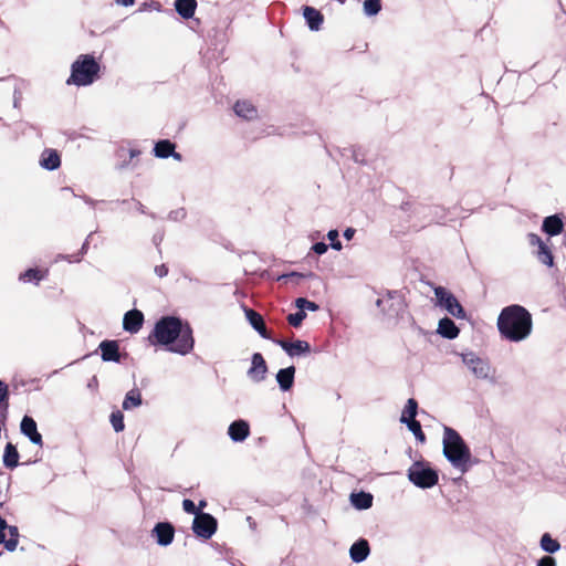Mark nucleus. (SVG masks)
<instances>
[{"mask_svg":"<svg viewBox=\"0 0 566 566\" xmlns=\"http://www.w3.org/2000/svg\"><path fill=\"white\" fill-rule=\"evenodd\" d=\"M148 339L153 345L168 346V350L187 355L193 349L192 328L175 316H164L155 324Z\"/></svg>","mask_w":566,"mask_h":566,"instance_id":"1","label":"nucleus"},{"mask_svg":"<svg viewBox=\"0 0 566 566\" xmlns=\"http://www.w3.org/2000/svg\"><path fill=\"white\" fill-rule=\"evenodd\" d=\"M532 327V315L522 305H509L497 317V329L501 336L510 342L525 339L531 334Z\"/></svg>","mask_w":566,"mask_h":566,"instance_id":"2","label":"nucleus"},{"mask_svg":"<svg viewBox=\"0 0 566 566\" xmlns=\"http://www.w3.org/2000/svg\"><path fill=\"white\" fill-rule=\"evenodd\" d=\"M443 454L457 468L465 465L471 459V451L457 430L444 427Z\"/></svg>","mask_w":566,"mask_h":566,"instance_id":"3","label":"nucleus"},{"mask_svg":"<svg viewBox=\"0 0 566 566\" xmlns=\"http://www.w3.org/2000/svg\"><path fill=\"white\" fill-rule=\"evenodd\" d=\"M101 66L91 54H81L71 66L67 85L87 86L98 76Z\"/></svg>","mask_w":566,"mask_h":566,"instance_id":"4","label":"nucleus"},{"mask_svg":"<svg viewBox=\"0 0 566 566\" xmlns=\"http://www.w3.org/2000/svg\"><path fill=\"white\" fill-rule=\"evenodd\" d=\"M408 479L418 488L429 489L438 483L439 475L423 462H415L408 470Z\"/></svg>","mask_w":566,"mask_h":566,"instance_id":"5","label":"nucleus"},{"mask_svg":"<svg viewBox=\"0 0 566 566\" xmlns=\"http://www.w3.org/2000/svg\"><path fill=\"white\" fill-rule=\"evenodd\" d=\"M437 304L448 311L455 318H464L465 311L458 298L443 286L434 289Z\"/></svg>","mask_w":566,"mask_h":566,"instance_id":"6","label":"nucleus"},{"mask_svg":"<svg viewBox=\"0 0 566 566\" xmlns=\"http://www.w3.org/2000/svg\"><path fill=\"white\" fill-rule=\"evenodd\" d=\"M218 527L217 520L209 513L200 512L193 518L192 531L201 538L209 539Z\"/></svg>","mask_w":566,"mask_h":566,"instance_id":"7","label":"nucleus"},{"mask_svg":"<svg viewBox=\"0 0 566 566\" xmlns=\"http://www.w3.org/2000/svg\"><path fill=\"white\" fill-rule=\"evenodd\" d=\"M19 542V532L17 526H8L4 518L0 516V544L13 552Z\"/></svg>","mask_w":566,"mask_h":566,"instance_id":"8","label":"nucleus"},{"mask_svg":"<svg viewBox=\"0 0 566 566\" xmlns=\"http://www.w3.org/2000/svg\"><path fill=\"white\" fill-rule=\"evenodd\" d=\"M463 361L467 364V366L470 368V370L476 378H489L491 366L486 360L474 355H467L463 357Z\"/></svg>","mask_w":566,"mask_h":566,"instance_id":"9","label":"nucleus"},{"mask_svg":"<svg viewBox=\"0 0 566 566\" xmlns=\"http://www.w3.org/2000/svg\"><path fill=\"white\" fill-rule=\"evenodd\" d=\"M153 534L159 545L167 546L174 541L175 527L168 522H159L155 525Z\"/></svg>","mask_w":566,"mask_h":566,"instance_id":"10","label":"nucleus"},{"mask_svg":"<svg viewBox=\"0 0 566 566\" xmlns=\"http://www.w3.org/2000/svg\"><path fill=\"white\" fill-rule=\"evenodd\" d=\"M98 348L104 361H122V354L119 353V344L117 340H103L101 342Z\"/></svg>","mask_w":566,"mask_h":566,"instance_id":"11","label":"nucleus"},{"mask_svg":"<svg viewBox=\"0 0 566 566\" xmlns=\"http://www.w3.org/2000/svg\"><path fill=\"white\" fill-rule=\"evenodd\" d=\"M266 373H268V365H266L262 354L254 353L252 356V366L248 370L249 377L252 380L260 382L265 379Z\"/></svg>","mask_w":566,"mask_h":566,"instance_id":"12","label":"nucleus"},{"mask_svg":"<svg viewBox=\"0 0 566 566\" xmlns=\"http://www.w3.org/2000/svg\"><path fill=\"white\" fill-rule=\"evenodd\" d=\"M273 342L281 346L286 352V354L292 357L300 354L310 353L311 350L310 344L305 340L297 339L295 342H287L284 339H273Z\"/></svg>","mask_w":566,"mask_h":566,"instance_id":"13","label":"nucleus"},{"mask_svg":"<svg viewBox=\"0 0 566 566\" xmlns=\"http://www.w3.org/2000/svg\"><path fill=\"white\" fill-rule=\"evenodd\" d=\"M21 432L36 446H43L42 436L38 432L36 422L32 417L24 416L21 421Z\"/></svg>","mask_w":566,"mask_h":566,"instance_id":"14","label":"nucleus"},{"mask_svg":"<svg viewBox=\"0 0 566 566\" xmlns=\"http://www.w3.org/2000/svg\"><path fill=\"white\" fill-rule=\"evenodd\" d=\"M144 323V314L138 310H130L124 315L123 327L126 332L137 333Z\"/></svg>","mask_w":566,"mask_h":566,"instance_id":"15","label":"nucleus"},{"mask_svg":"<svg viewBox=\"0 0 566 566\" xmlns=\"http://www.w3.org/2000/svg\"><path fill=\"white\" fill-rule=\"evenodd\" d=\"M245 316H247V319L249 321V323L251 324V326L263 337V338H266V339H272V336L271 334L269 333L268 328H266V325H265V322L262 317V315L258 312H255L254 310L252 308H247L245 310Z\"/></svg>","mask_w":566,"mask_h":566,"instance_id":"16","label":"nucleus"},{"mask_svg":"<svg viewBox=\"0 0 566 566\" xmlns=\"http://www.w3.org/2000/svg\"><path fill=\"white\" fill-rule=\"evenodd\" d=\"M233 111L237 116L245 119L253 120L258 118V109L253 103L247 99L237 101L233 105Z\"/></svg>","mask_w":566,"mask_h":566,"instance_id":"17","label":"nucleus"},{"mask_svg":"<svg viewBox=\"0 0 566 566\" xmlns=\"http://www.w3.org/2000/svg\"><path fill=\"white\" fill-rule=\"evenodd\" d=\"M176 145L169 139H161L156 143L154 147V154L158 158L174 157L177 160H181V155L175 151Z\"/></svg>","mask_w":566,"mask_h":566,"instance_id":"18","label":"nucleus"},{"mask_svg":"<svg viewBox=\"0 0 566 566\" xmlns=\"http://www.w3.org/2000/svg\"><path fill=\"white\" fill-rule=\"evenodd\" d=\"M303 15L306 20L308 28L313 31H318L324 22V15L321 11L313 7H304Z\"/></svg>","mask_w":566,"mask_h":566,"instance_id":"19","label":"nucleus"},{"mask_svg":"<svg viewBox=\"0 0 566 566\" xmlns=\"http://www.w3.org/2000/svg\"><path fill=\"white\" fill-rule=\"evenodd\" d=\"M228 433L233 441H243L250 434V427L247 421L237 420L229 426Z\"/></svg>","mask_w":566,"mask_h":566,"instance_id":"20","label":"nucleus"},{"mask_svg":"<svg viewBox=\"0 0 566 566\" xmlns=\"http://www.w3.org/2000/svg\"><path fill=\"white\" fill-rule=\"evenodd\" d=\"M369 552L370 548L368 542L361 538L352 545L349 549V555L355 563H361L367 558Z\"/></svg>","mask_w":566,"mask_h":566,"instance_id":"21","label":"nucleus"},{"mask_svg":"<svg viewBox=\"0 0 566 566\" xmlns=\"http://www.w3.org/2000/svg\"><path fill=\"white\" fill-rule=\"evenodd\" d=\"M563 229V220L557 214L546 217L543 221L542 230L551 237L560 234Z\"/></svg>","mask_w":566,"mask_h":566,"instance_id":"22","label":"nucleus"},{"mask_svg":"<svg viewBox=\"0 0 566 566\" xmlns=\"http://www.w3.org/2000/svg\"><path fill=\"white\" fill-rule=\"evenodd\" d=\"M295 367L290 366L287 368L280 369L276 374V380L280 385V388L283 391H287L292 388L294 382Z\"/></svg>","mask_w":566,"mask_h":566,"instance_id":"23","label":"nucleus"},{"mask_svg":"<svg viewBox=\"0 0 566 566\" xmlns=\"http://www.w3.org/2000/svg\"><path fill=\"white\" fill-rule=\"evenodd\" d=\"M438 333L446 338L453 339L459 335L460 329L451 318L443 317L439 321Z\"/></svg>","mask_w":566,"mask_h":566,"instance_id":"24","label":"nucleus"},{"mask_svg":"<svg viewBox=\"0 0 566 566\" xmlns=\"http://www.w3.org/2000/svg\"><path fill=\"white\" fill-rule=\"evenodd\" d=\"M175 8L178 14L184 19L193 17L197 9L196 0H176Z\"/></svg>","mask_w":566,"mask_h":566,"instance_id":"25","label":"nucleus"},{"mask_svg":"<svg viewBox=\"0 0 566 566\" xmlns=\"http://www.w3.org/2000/svg\"><path fill=\"white\" fill-rule=\"evenodd\" d=\"M41 165L48 170L57 169L61 165V158L56 150L46 149L42 154Z\"/></svg>","mask_w":566,"mask_h":566,"instance_id":"26","label":"nucleus"},{"mask_svg":"<svg viewBox=\"0 0 566 566\" xmlns=\"http://www.w3.org/2000/svg\"><path fill=\"white\" fill-rule=\"evenodd\" d=\"M3 464L6 468L12 470L19 464V452L14 444L7 443L3 453Z\"/></svg>","mask_w":566,"mask_h":566,"instance_id":"27","label":"nucleus"},{"mask_svg":"<svg viewBox=\"0 0 566 566\" xmlns=\"http://www.w3.org/2000/svg\"><path fill=\"white\" fill-rule=\"evenodd\" d=\"M373 495L367 492L352 493L350 502L357 510H367L373 505Z\"/></svg>","mask_w":566,"mask_h":566,"instance_id":"28","label":"nucleus"},{"mask_svg":"<svg viewBox=\"0 0 566 566\" xmlns=\"http://www.w3.org/2000/svg\"><path fill=\"white\" fill-rule=\"evenodd\" d=\"M49 271L46 269H28L27 271L19 275V280L25 283L34 282L35 284H38L41 280L46 277Z\"/></svg>","mask_w":566,"mask_h":566,"instance_id":"29","label":"nucleus"},{"mask_svg":"<svg viewBox=\"0 0 566 566\" xmlns=\"http://www.w3.org/2000/svg\"><path fill=\"white\" fill-rule=\"evenodd\" d=\"M418 412V402L416 399H408L400 418V421L407 423L408 421L416 420V416Z\"/></svg>","mask_w":566,"mask_h":566,"instance_id":"30","label":"nucleus"},{"mask_svg":"<svg viewBox=\"0 0 566 566\" xmlns=\"http://www.w3.org/2000/svg\"><path fill=\"white\" fill-rule=\"evenodd\" d=\"M142 405V395H140V391L137 389V388H134L132 390H129L126 396H125V399L123 401V408L125 410H128L133 407H138Z\"/></svg>","mask_w":566,"mask_h":566,"instance_id":"31","label":"nucleus"},{"mask_svg":"<svg viewBox=\"0 0 566 566\" xmlns=\"http://www.w3.org/2000/svg\"><path fill=\"white\" fill-rule=\"evenodd\" d=\"M541 547L547 553H555L560 548L557 539H554L548 533L543 534L541 538Z\"/></svg>","mask_w":566,"mask_h":566,"instance_id":"32","label":"nucleus"},{"mask_svg":"<svg viewBox=\"0 0 566 566\" xmlns=\"http://www.w3.org/2000/svg\"><path fill=\"white\" fill-rule=\"evenodd\" d=\"M536 256H537L538 261L542 262L543 264H545L547 266L554 265L553 253H552L551 249L545 243L542 244L541 247H538Z\"/></svg>","mask_w":566,"mask_h":566,"instance_id":"33","label":"nucleus"},{"mask_svg":"<svg viewBox=\"0 0 566 566\" xmlns=\"http://www.w3.org/2000/svg\"><path fill=\"white\" fill-rule=\"evenodd\" d=\"M381 10V0H364V12L367 15H376Z\"/></svg>","mask_w":566,"mask_h":566,"instance_id":"34","label":"nucleus"},{"mask_svg":"<svg viewBox=\"0 0 566 566\" xmlns=\"http://www.w3.org/2000/svg\"><path fill=\"white\" fill-rule=\"evenodd\" d=\"M406 424L408 429L415 434L417 440L420 442L426 441V434L423 433L421 424L418 420L408 421Z\"/></svg>","mask_w":566,"mask_h":566,"instance_id":"35","label":"nucleus"},{"mask_svg":"<svg viewBox=\"0 0 566 566\" xmlns=\"http://www.w3.org/2000/svg\"><path fill=\"white\" fill-rule=\"evenodd\" d=\"M111 423L116 432L123 431L125 428L124 415L120 411L112 412Z\"/></svg>","mask_w":566,"mask_h":566,"instance_id":"36","label":"nucleus"},{"mask_svg":"<svg viewBox=\"0 0 566 566\" xmlns=\"http://www.w3.org/2000/svg\"><path fill=\"white\" fill-rule=\"evenodd\" d=\"M306 318L305 311L298 310L296 313L289 314L286 319L287 323L293 327L301 326L302 322Z\"/></svg>","mask_w":566,"mask_h":566,"instance_id":"37","label":"nucleus"},{"mask_svg":"<svg viewBox=\"0 0 566 566\" xmlns=\"http://www.w3.org/2000/svg\"><path fill=\"white\" fill-rule=\"evenodd\" d=\"M295 305L298 310H302L304 311L305 308L306 310H310V311H317L318 310V305L312 301H308L304 297H298L296 298L295 301Z\"/></svg>","mask_w":566,"mask_h":566,"instance_id":"38","label":"nucleus"},{"mask_svg":"<svg viewBox=\"0 0 566 566\" xmlns=\"http://www.w3.org/2000/svg\"><path fill=\"white\" fill-rule=\"evenodd\" d=\"M327 238L331 241V247L337 251L342 250V243L338 240V231L337 230H331L327 233Z\"/></svg>","mask_w":566,"mask_h":566,"instance_id":"39","label":"nucleus"},{"mask_svg":"<svg viewBox=\"0 0 566 566\" xmlns=\"http://www.w3.org/2000/svg\"><path fill=\"white\" fill-rule=\"evenodd\" d=\"M182 507L185 510V512H187L188 514H199L200 512H197V506L196 504L193 503V501L189 500V499H185L182 501Z\"/></svg>","mask_w":566,"mask_h":566,"instance_id":"40","label":"nucleus"},{"mask_svg":"<svg viewBox=\"0 0 566 566\" xmlns=\"http://www.w3.org/2000/svg\"><path fill=\"white\" fill-rule=\"evenodd\" d=\"M9 399V387L6 382L0 380V405L2 402H8Z\"/></svg>","mask_w":566,"mask_h":566,"instance_id":"41","label":"nucleus"},{"mask_svg":"<svg viewBox=\"0 0 566 566\" xmlns=\"http://www.w3.org/2000/svg\"><path fill=\"white\" fill-rule=\"evenodd\" d=\"M154 271L156 275L160 279L167 276L169 272L168 266L166 264L156 265Z\"/></svg>","mask_w":566,"mask_h":566,"instance_id":"42","label":"nucleus"},{"mask_svg":"<svg viewBox=\"0 0 566 566\" xmlns=\"http://www.w3.org/2000/svg\"><path fill=\"white\" fill-rule=\"evenodd\" d=\"M537 566H556V560L552 556H544L538 560Z\"/></svg>","mask_w":566,"mask_h":566,"instance_id":"43","label":"nucleus"},{"mask_svg":"<svg viewBox=\"0 0 566 566\" xmlns=\"http://www.w3.org/2000/svg\"><path fill=\"white\" fill-rule=\"evenodd\" d=\"M328 247L326 243L324 242H317L315 243L313 247H312V250L316 253V254H323L327 251Z\"/></svg>","mask_w":566,"mask_h":566,"instance_id":"44","label":"nucleus"},{"mask_svg":"<svg viewBox=\"0 0 566 566\" xmlns=\"http://www.w3.org/2000/svg\"><path fill=\"white\" fill-rule=\"evenodd\" d=\"M3 405H0V423H4L8 418V402H2Z\"/></svg>","mask_w":566,"mask_h":566,"instance_id":"45","label":"nucleus"},{"mask_svg":"<svg viewBox=\"0 0 566 566\" xmlns=\"http://www.w3.org/2000/svg\"><path fill=\"white\" fill-rule=\"evenodd\" d=\"M528 241L531 245H536L537 248L544 244L543 240L535 233L528 235Z\"/></svg>","mask_w":566,"mask_h":566,"instance_id":"46","label":"nucleus"},{"mask_svg":"<svg viewBox=\"0 0 566 566\" xmlns=\"http://www.w3.org/2000/svg\"><path fill=\"white\" fill-rule=\"evenodd\" d=\"M355 234V230L353 228H347L345 231H344V237L347 239V240H350Z\"/></svg>","mask_w":566,"mask_h":566,"instance_id":"47","label":"nucleus"},{"mask_svg":"<svg viewBox=\"0 0 566 566\" xmlns=\"http://www.w3.org/2000/svg\"><path fill=\"white\" fill-rule=\"evenodd\" d=\"M117 2L123 6H132L134 4L135 0H117Z\"/></svg>","mask_w":566,"mask_h":566,"instance_id":"48","label":"nucleus"},{"mask_svg":"<svg viewBox=\"0 0 566 566\" xmlns=\"http://www.w3.org/2000/svg\"><path fill=\"white\" fill-rule=\"evenodd\" d=\"M206 506H207V502L205 500L199 501V504H198V507H197V512L201 511Z\"/></svg>","mask_w":566,"mask_h":566,"instance_id":"49","label":"nucleus"},{"mask_svg":"<svg viewBox=\"0 0 566 566\" xmlns=\"http://www.w3.org/2000/svg\"><path fill=\"white\" fill-rule=\"evenodd\" d=\"M140 155V151L139 150H136V149H132L130 150V158H134L136 156Z\"/></svg>","mask_w":566,"mask_h":566,"instance_id":"50","label":"nucleus"}]
</instances>
